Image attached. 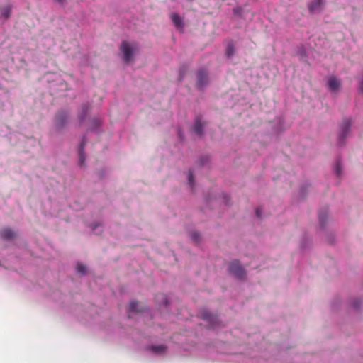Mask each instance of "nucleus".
<instances>
[{
	"label": "nucleus",
	"instance_id": "1",
	"mask_svg": "<svg viewBox=\"0 0 363 363\" xmlns=\"http://www.w3.org/2000/svg\"><path fill=\"white\" fill-rule=\"evenodd\" d=\"M136 49L137 45L135 43H130L127 40H123L121 43L120 50L123 53V58L125 62L133 60V52Z\"/></svg>",
	"mask_w": 363,
	"mask_h": 363
},
{
	"label": "nucleus",
	"instance_id": "2",
	"mask_svg": "<svg viewBox=\"0 0 363 363\" xmlns=\"http://www.w3.org/2000/svg\"><path fill=\"white\" fill-rule=\"evenodd\" d=\"M351 126V121L350 119L346 118L342 121L340 126V132L337 136V140L339 145H342L345 143V139L348 135Z\"/></svg>",
	"mask_w": 363,
	"mask_h": 363
},
{
	"label": "nucleus",
	"instance_id": "3",
	"mask_svg": "<svg viewBox=\"0 0 363 363\" xmlns=\"http://www.w3.org/2000/svg\"><path fill=\"white\" fill-rule=\"evenodd\" d=\"M229 272L238 279L244 278L246 274L245 269L240 265L238 260H234L230 264Z\"/></svg>",
	"mask_w": 363,
	"mask_h": 363
},
{
	"label": "nucleus",
	"instance_id": "4",
	"mask_svg": "<svg viewBox=\"0 0 363 363\" xmlns=\"http://www.w3.org/2000/svg\"><path fill=\"white\" fill-rule=\"evenodd\" d=\"M208 83V72L204 69H200L197 73L196 86L199 89H203Z\"/></svg>",
	"mask_w": 363,
	"mask_h": 363
},
{
	"label": "nucleus",
	"instance_id": "5",
	"mask_svg": "<svg viewBox=\"0 0 363 363\" xmlns=\"http://www.w3.org/2000/svg\"><path fill=\"white\" fill-rule=\"evenodd\" d=\"M69 119V113L66 111H60L55 116V125L58 129H62Z\"/></svg>",
	"mask_w": 363,
	"mask_h": 363
},
{
	"label": "nucleus",
	"instance_id": "6",
	"mask_svg": "<svg viewBox=\"0 0 363 363\" xmlns=\"http://www.w3.org/2000/svg\"><path fill=\"white\" fill-rule=\"evenodd\" d=\"M169 18L177 30H182L184 29V23L179 14L172 12L170 13Z\"/></svg>",
	"mask_w": 363,
	"mask_h": 363
},
{
	"label": "nucleus",
	"instance_id": "7",
	"mask_svg": "<svg viewBox=\"0 0 363 363\" xmlns=\"http://www.w3.org/2000/svg\"><path fill=\"white\" fill-rule=\"evenodd\" d=\"M201 317L203 320L209 322L212 327L216 326V325L218 323V316L211 313L209 311L206 310H203V311L201 312Z\"/></svg>",
	"mask_w": 363,
	"mask_h": 363
},
{
	"label": "nucleus",
	"instance_id": "8",
	"mask_svg": "<svg viewBox=\"0 0 363 363\" xmlns=\"http://www.w3.org/2000/svg\"><path fill=\"white\" fill-rule=\"evenodd\" d=\"M328 86L329 88V89L332 91V92H336L337 91L340 86H341V82H340V80L338 79L335 76H331L328 78Z\"/></svg>",
	"mask_w": 363,
	"mask_h": 363
},
{
	"label": "nucleus",
	"instance_id": "9",
	"mask_svg": "<svg viewBox=\"0 0 363 363\" xmlns=\"http://www.w3.org/2000/svg\"><path fill=\"white\" fill-rule=\"evenodd\" d=\"M324 1L325 0H313L308 5L309 11L311 13L321 11L324 6Z\"/></svg>",
	"mask_w": 363,
	"mask_h": 363
},
{
	"label": "nucleus",
	"instance_id": "10",
	"mask_svg": "<svg viewBox=\"0 0 363 363\" xmlns=\"http://www.w3.org/2000/svg\"><path fill=\"white\" fill-rule=\"evenodd\" d=\"M86 139L85 136H84L82 139V141L79 144V164L82 166L85 162V154H84V147L86 144Z\"/></svg>",
	"mask_w": 363,
	"mask_h": 363
},
{
	"label": "nucleus",
	"instance_id": "11",
	"mask_svg": "<svg viewBox=\"0 0 363 363\" xmlns=\"http://www.w3.org/2000/svg\"><path fill=\"white\" fill-rule=\"evenodd\" d=\"M203 129V124L200 118L196 117L194 125L193 126L194 131L198 135H202Z\"/></svg>",
	"mask_w": 363,
	"mask_h": 363
},
{
	"label": "nucleus",
	"instance_id": "12",
	"mask_svg": "<svg viewBox=\"0 0 363 363\" xmlns=\"http://www.w3.org/2000/svg\"><path fill=\"white\" fill-rule=\"evenodd\" d=\"M15 236V233L10 228H4L0 231V238L11 239Z\"/></svg>",
	"mask_w": 363,
	"mask_h": 363
},
{
	"label": "nucleus",
	"instance_id": "13",
	"mask_svg": "<svg viewBox=\"0 0 363 363\" xmlns=\"http://www.w3.org/2000/svg\"><path fill=\"white\" fill-rule=\"evenodd\" d=\"M235 53V48L233 42H230L225 49V55L230 57Z\"/></svg>",
	"mask_w": 363,
	"mask_h": 363
},
{
	"label": "nucleus",
	"instance_id": "14",
	"mask_svg": "<svg viewBox=\"0 0 363 363\" xmlns=\"http://www.w3.org/2000/svg\"><path fill=\"white\" fill-rule=\"evenodd\" d=\"M11 13V7L10 6H5L0 9V16L5 18H8Z\"/></svg>",
	"mask_w": 363,
	"mask_h": 363
},
{
	"label": "nucleus",
	"instance_id": "15",
	"mask_svg": "<svg viewBox=\"0 0 363 363\" xmlns=\"http://www.w3.org/2000/svg\"><path fill=\"white\" fill-rule=\"evenodd\" d=\"M130 310L134 312H140L142 311V306L140 303L137 301H132L129 305Z\"/></svg>",
	"mask_w": 363,
	"mask_h": 363
},
{
	"label": "nucleus",
	"instance_id": "16",
	"mask_svg": "<svg viewBox=\"0 0 363 363\" xmlns=\"http://www.w3.org/2000/svg\"><path fill=\"white\" fill-rule=\"evenodd\" d=\"M167 347L164 345H152L151 350L155 353H162L166 351Z\"/></svg>",
	"mask_w": 363,
	"mask_h": 363
},
{
	"label": "nucleus",
	"instance_id": "17",
	"mask_svg": "<svg viewBox=\"0 0 363 363\" xmlns=\"http://www.w3.org/2000/svg\"><path fill=\"white\" fill-rule=\"evenodd\" d=\"M320 225L323 226L326 222L327 211H320L318 213Z\"/></svg>",
	"mask_w": 363,
	"mask_h": 363
},
{
	"label": "nucleus",
	"instance_id": "18",
	"mask_svg": "<svg viewBox=\"0 0 363 363\" xmlns=\"http://www.w3.org/2000/svg\"><path fill=\"white\" fill-rule=\"evenodd\" d=\"M91 123L92 125L91 129L94 130L101 125V121L98 118H93L91 120Z\"/></svg>",
	"mask_w": 363,
	"mask_h": 363
},
{
	"label": "nucleus",
	"instance_id": "19",
	"mask_svg": "<svg viewBox=\"0 0 363 363\" xmlns=\"http://www.w3.org/2000/svg\"><path fill=\"white\" fill-rule=\"evenodd\" d=\"M77 270L79 273L85 274L86 271V267L83 264H77Z\"/></svg>",
	"mask_w": 363,
	"mask_h": 363
},
{
	"label": "nucleus",
	"instance_id": "20",
	"mask_svg": "<svg viewBox=\"0 0 363 363\" xmlns=\"http://www.w3.org/2000/svg\"><path fill=\"white\" fill-rule=\"evenodd\" d=\"M188 181H189V184L191 186L194 185V175H193V172L191 171L189 172Z\"/></svg>",
	"mask_w": 363,
	"mask_h": 363
},
{
	"label": "nucleus",
	"instance_id": "21",
	"mask_svg": "<svg viewBox=\"0 0 363 363\" xmlns=\"http://www.w3.org/2000/svg\"><path fill=\"white\" fill-rule=\"evenodd\" d=\"M87 107H84V113L83 114H81L78 116V118H79V123H82L84 118H85V115H86V112L87 111Z\"/></svg>",
	"mask_w": 363,
	"mask_h": 363
},
{
	"label": "nucleus",
	"instance_id": "22",
	"mask_svg": "<svg viewBox=\"0 0 363 363\" xmlns=\"http://www.w3.org/2000/svg\"><path fill=\"white\" fill-rule=\"evenodd\" d=\"M200 235L198 233H191V238L194 241L198 242L199 240Z\"/></svg>",
	"mask_w": 363,
	"mask_h": 363
},
{
	"label": "nucleus",
	"instance_id": "23",
	"mask_svg": "<svg viewBox=\"0 0 363 363\" xmlns=\"http://www.w3.org/2000/svg\"><path fill=\"white\" fill-rule=\"evenodd\" d=\"M335 172L337 176H340L341 172V167L339 162L337 163L335 167Z\"/></svg>",
	"mask_w": 363,
	"mask_h": 363
},
{
	"label": "nucleus",
	"instance_id": "24",
	"mask_svg": "<svg viewBox=\"0 0 363 363\" xmlns=\"http://www.w3.org/2000/svg\"><path fill=\"white\" fill-rule=\"evenodd\" d=\"M359 90L360 91L363 92V75L359 82Z\"/></svg>",
	"mask_w": 363,
	"mask_h": 363
},
{
	"label": "nucleus",
	"instance_id": "25",
	"mask_svg": "<svg viewBox=\"0 0 363 363\" xmlns=\"http://www.w3.org/2000/svg\"><path fill=\"white\" fill-rule=\"evenodd\" d=\"M256 215L259 218L261 217V210H260V208H258L256 209Z\"/></svg>",
	"mask_w": 363,
	"mask_h": 363
},
{
	"label": "nucleus",
	"instance_id": "26",
	"mask_svg": "<svg viewBox=\"0 0 363 363\" xmlns=\"http://www.w3.org/2000/svg\"><path fill=\"white\" fill-rule=\"evenodd\" d=\"M162 298H163V299H164V305H165V306H167V305L168 304V301H167V298H166L165 296H164V295H162Z\"/></svg>",
	"mask_w": 363,
	"mask_h": 363
}]
</instances>
